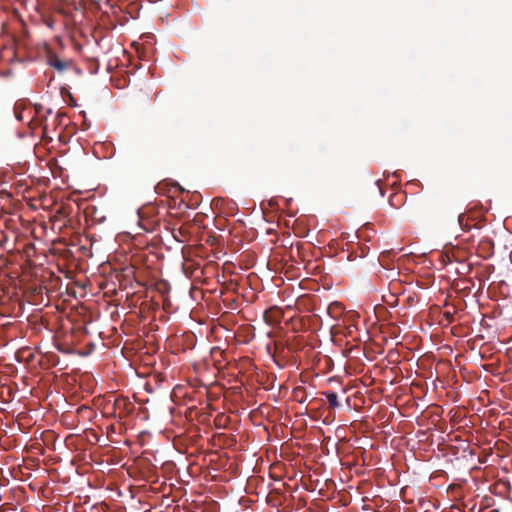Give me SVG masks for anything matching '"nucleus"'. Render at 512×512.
<instances>
[{
    "label": "nucleus",
    "instance_id": "1",
    "mask_svg": "<svg viewBox=\"0 0 512 512\" xmlns=\"http://www.w3.org/2000/svg\"><path fill=\"white\" fill-rule=\"evenodd\" d=\"M48 64L56 70L62 72L71 66L70 61L61 60L56 54L49 52L47 57Z\"/></svg>",
    "mask_w": 512,
    "mask_h": 512
},
{
    "label": "nucleus",
    "instance_id": "2",
    "mask_svg": "<svg viewBox=\"0 0 512 512\" xmlns=\"http://www.w3.org/2000/svg\"><path fill=\"white\" fill-rule=\"evenodd\" d=\"M323 394L326 396L329 406L332 409H336L340 406V403L338 402V395L336 392H331V390H328L327 392H323Z\"/></svg>",
    "mask_w": 512,
    "mask_h": 512
},
{
    "label": "nucleus",
    "instance_id": "3",
    "mask_svg": "<svg viewBox=\"0 0 512 512\" xmlns=\"http://www.w3.org/2000/svg\"><path fill=\"white\" fill-rule=\"evenodd\" d=\"M293 396L296 400L299 401V403H304L306 396H305V389L302 387L295 388L293 390Z\"/></svg>",
    "mask_w": 512,
    "mask_h": 512
},
{
    "label": "nucleus",
    "instance_id": "4",
    "mask_svg": "<svg viewBox=\"0 0 512 512\" xmlns=\"http://www.w3.org/2000/svg\"><path fill=\"white\" fill-rule=\"evenodd\" d=\"M405 195L403 193H396L390 197L391 205H400Z\"/></svg>",
    "mask_w": 512,
    "mask_h": 512
},
{
    "label": "nucleus",
    "instance_id": "5",
    "mask_svg": "<svg viewBox=\"0 0 512 512\" xmlns=\"http://www.w3.org/2000/svg\"><path fill=\"white\" fill-rule=\"evenodd\" d=\"M458 220H459V225L461 227L469 229V226H467V224L465 223L467 219L464 214H460Z\"/></svg>",
    "mask_w": 512,
    "mask_h": 512
},
{
    "label": "nucleus",
    "instance_id": "6",
    "mask_svg": "<svg viewBox=\"0 0 512 512\" xmlns=\"http://www.w3.org/2000/svg\"><path fill=\"white\" fill-rule=\"evenodd\" d=\"M125 405H126L125 399H116L115 400V407L116 408H120L121 406H125Z\"/></svg>",
    "mask_w": 512,
    "mask_h": 512
},
{
    "label": "nucleus",
    "instance_id": "7",
    "mask_svg": "<svg viewBox=\"0 0 512 512\" xmlns=\"http://www.w3.org/2000/svg\"><path fill=\"white\" fill-rule=\"evenodd\" d=\"M445 317H446V319H447L449 322H452V320H453V316H452V314H451V313L446 312V313H445Z\"/></svg>",
    "mask_w": 512,
    "mask_h": 512
},
{
    "label": "nucleus",
    "instance_id": "8",
    "mask_svg": "<svg viewBox=\"0 0 512 512\" xmlns=\"http://www.w3.org/2000/svg\"><path fill=\"white\" fill-rule=\"evenodd\" d=\"M95 3H98L100 0H93Z\"/></svg>",
    "mask_w": 512,
    "mask_h": 512
}]
</instances>
